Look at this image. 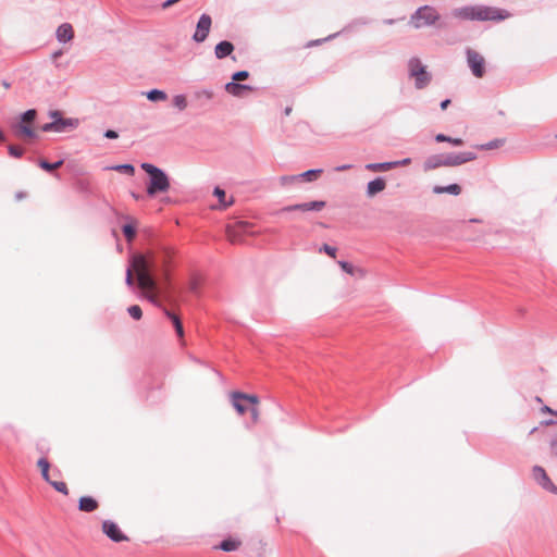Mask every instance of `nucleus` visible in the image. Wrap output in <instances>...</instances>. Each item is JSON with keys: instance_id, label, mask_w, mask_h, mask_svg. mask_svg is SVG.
I'll use <instances>...</instances> for the list:
<instances>
[{"instance_id": "obj_1", "label": "nucleus", "mask_w": 557, "mask_h": 557, "mask_svg": "<svg viewBox=\"0 0 557 557\" xmlns=\"http://www.w3.org/2000/svg\"><path fill=\"white\" fill-rule=\"evenodd\" d=\"M174 256V249L166 245H158L146 253L133 255L131 264L126 269V285L134 286L133 272H135L137 286L150 302L157 305L161 296L169 298L170 268Z\"/></svg>"}, {"instance_id": "obj_2", "label": "nucleus", "mask_w": 557, "mask_h": 557, "mask_svg": "<svg viewBox=\"0 0 557 557\" xmlns=\"http://www.w3.org/2000/svg\"><path fill=\"white\" fill-rule=\"evenodd\" d=\"M454 17L463 21H495L500 22L510 16V13L503 9L482 4L465 5L451 11Z\"/></svg>"}, {"instance_id": "obj_3", "label": "nucleus", "mask_w": 557, "mask_h": 557, "mask_svg": "<svg viewBox=\"0 0 557 557\" xmlns=\"http://www.w3.org/2000/svg\"><path fill=\"white\" fill-rule=\"evenodd\" d=\"M140 168L147 173L148 182L146 193L149 197L169 191L171 184L169 175L152 163L144 162Z\"/></svg>"}, {"instance_id": "obj_4", "label": "nucleus", "mask_w": 557, "mask_h": 557, "mask_svg": "<svg viewBox=\"0 0 557 557\" xmlns=\"http://www.w3.org/2000/svg\"><path fill=\"white\" fill-rule=\"evenodd\" d=\"M409 23L416 29L429 26H436L438 28L446 27V24L441 21V15L437 10L428 4L419 7L411 14Z\"/></svg>"}, {"instance_id": "obj_5", "label": "nucleus", "mask_w": 557, "mask_h": 557, "mask_svg": "<svg viewBox=\"0 0 557 557\" xmlns=\"http://www.w3.org/2000/svg\"><path fill=\"white\" fill-rule=\"evenodd\" d=\"M408 73L411 78H414L417 89L425 88L432 81V75L426 71V66L416 57L408 61Z\"/></svg>"}, {"instance_id": "obj_6", "label": "nucleus", "mask_w": 557, "mask_h": 557, "mask_svg": "<svg viewBox=\"0 0 557 557\" xmlns=\"http://www.w3.org/2000/svg\"><path fill=\"white\" fill-rule=\"evenodd\" d=\"M37 116L35 109H28L21 114V121L13 125V129L16 136H25L28 138H36L37 134L30 126Z\"/></svg>"}, {"instance_id": "obj_7", "label": "nucleus", "mask_w": 557, "mask_h": 557, "mask_svg": "<svg viewBox=\"0 0 557 557\" xmlns=\"http://www.w3.org/2000/svg\"><path fill=\"white\" fill-rule=\"evenodd\" d=\"M466 55H467V63L471 70V73L478 78L483 77L485 74L484 58L479 52H476L475 50H473L471 48H467Z\"/></svg>"}, {"instance_id": "obj_8", "label": "nucleus", "mask_w": 557, "mask_h": 557, "mask_svg": "<svg viewBox=\"0 0 557 557\" xmlns=\"http://www.w3.org/2000/svg\"><path fill=\"white\" fill-rule=\"evenodd\" d=\"M78 126V120L70 117H61L55 121H51L41 126L42 132H54L64 133L72 131Z\"/></svg>"}, {"instance_id": "obj_9", "label": "nucleus", "mask_w": 557, "mask_h": 557, "mask_svg": "<svg viewBox=\"0 0 557 557\" xmlns=\"http://www.w3.org/2000/svg\"><path fill=\"white\" fill-rule=\"evenodd\" d=\"M534 481L545 491L557 495V486L552 482L545 469L541 466H534L532 469Z\"/></svg>"}, {"instance_id": "obj_10", "label": "nucleus", "mask_w": 557, "mask_h": 557, "mask_svg": "<svg viewBox=\"0 0 557 557\" xmlns=\"http://www.w3.org/2000/svg\"><path fill=\"white\" fill-rule=\"evenodd\" d=\"M445 166H458L476 159L472 151L444 153Z\"/></svg>"}, {"instance_id": "obj_11", "label": "nucleus", "mask_w": 557, "mask_h": 557, "mask_svg": "<svg viewBox=\"0 0 557 557\" xmlns=\"http://www.w3.org/2000/svg\"><path fill=\"white\" fill-rule=\"evenodd\" d=\"M211 24V16L206 13L201 14L197 22L196 32L193 35V39L196 42H203L210 33Z\"/></svg>"}, {"instance_id": "obj_12", "label": "nucleus", "mask_w": 557, "mask_h": 557, "mask_svg": "<svg viewBox=\"0 0 557 557\" xmlns=\"http://www.w3.org/2000/svg\"><path fill=\"white\" fill-rule=\"evenodd\" d=\"M326 206V202L323 200H314L309 202H302V203H296L286 206L281 209L280 212H292V211H301V212H308V211H321Z\"/></svg>"}, {"instance_id": "obj_13", "label": "nucleus", "mask_w": 557, "mask_h": 557, "mask_svg": "<svg viewBox=\"0 0 557 557\" xmlns=\"http://www.w3.org/2000/svg\"><path fill=\"white\" fill-rule=\"evenodd\" d=\"M102 531L111 541L115 543L127 541V536L121 531L119 525L111 520H104L102 522Z\"/></svg>"}, {"instance_id": "obj_14", "label": "nucleus", "mask_w": 557, "mask_h": 557, "mask_svg": "<svg viewBox=\"0 0 557 557\" xmlns=\"http://www.w3.org/2000/svg\"><path fill=\"white\" fill-rule=\"evenodd\" d=\"M224 88L228 94H231L234 97H238V98L243 97L244 91L253 90V87L250 85L239 84V83H236L233 81L226 83Z\"/></svg>"}, {"instance_id": "obj_15", "label": "nucleus", "mask_w": 557, "mask_h": 557, "mask_svg": "<svg viewBox=\"0 0 557 557\" xmlns=\"http://www.w3.org/2000/svg\"><path fill=\"white\" fill-rule=\"evenodd\" d=\"M57 39L59 42H69L74 37V30L70 23L61 24L55 33Z\"/></svg>"}, {"instance_id": "obj_16", "label": "nucleus", "mask_w": 557, "mask_h": 557, "mask_svg": "<svg viewBox=\"0 0 557 557\" xmlns=\"http://www.w3.org/2000/svg\"><path fill=\"white\" fill-rule=\"evenodd\" d=\"M386 187V181L383 177H376L367 185V196L372 198Z\"/></svg>"}, {"instance_id": "obj_17", "label": "nucleus", "mask_w": 557, "mask_h": 557, "mask_svg": "<svg viewBox=\"0 0 557 557\" xmlns=\"http://www.w3.org/2000/svg\"><path fill=\"white\" fill-rule=\"evenodd\" d=\"M441 166H445L444 153L432 154L423 163L424 171L435 170Z\"/></svg>"}, {"instance_id": "obj_18", "label": "nucleus", "mask_w": 557, "mask_h": 557, "mask_svg": "<svg viewBox=\"0 0 557 557\" xmlns=\"http://www.w3.org/2000/svg\"><path fill=\"white\" fill-rule=\"evenodd\" d=\"M235 47L234 45L228 40H222L219 44H216L214 48V54L216 59H224L228 55H231L234 51Z\"/></svg>"}, {"instance_id": "obj_19", "label": "nucleus", "mask_w": 557, "mask_h": 557, "mask_svg": "<svg viewBox=\"0 0 557 557\" xmlns=\"http://www.w3.org/2000/svg\"><path fill=\"white\" fill-rule=\"evenodd\" d=\"M98 506V502L91 496H82L78 500V509L84 512H92Z\"/></svg>"}, {"instance_id": "obj_20", "label": "nucleus", "mask_w": 557, "mask_h": 557, "mask_svg": "<svg viewBox=\"0 0 557 557\" xmlns=\"http://www.w3.org/2000/svg\"><path fill=\"white\" fill-rule=\"evenodd\" d=\"M244 393L233 392L231 395L232 405L239 414H244L247 411V403L242 398Z\"/></svg>"}, {"instance_id": "obj_21", "label": "nucleus", "mask_w": 557, "mask_h": 557, "mask_svg": "<svg viewBox=\"0 0 557 557\" xmlns=\"http://www.w3.org/2000/svg\"><path fill=\"white\" fill-rule=\"evenodd\" d=\"M164 314L171 320L177 336L180 338H183L184 337V326H183L181 318L168 309H164Z\"/></svg>"}, {"instance_id": "obj_22", "label": "nucleus", "mask_w": 557, "mask_h": 557, "mask_svg": "<svg viewBox=\"0 0 557 557\" xmlns=\"http://www.w3.org/2000/svg\"><path fill=\"white\" fill-rule=\"evenodd\" d=\"M433 193L437 194V195L450 194V195H454V196H458L461 193V187L458 184H455V183L450 184V185H447V186L435 185L433 187Z\"/></svg>"}, {"instance_id": "obj_23", "label": "nucleus", "mask_w": 557, "mask_h": 557, "mask_svg": "<svg viewBox=\"0 0 557 557\" xmlns=\"http://www.w3.org/2000/svg\"><path fill=\"white\" fill-rule=\"evenodd\" d=\"M145 96L151 102H159L168 99L166 92L157 88L146 91Z\"/></svg>"}, {"instance_id": "obj_24", "label": "nucleus", "mask_w": 557, "mask_h": 557, "mask_svg": "<svg viewBox=\"0 0 557 557\" xmlns=\"http://www.w3.org/2000/svg\"><path fill=\"white\" fill-rule=\"evenodd\" d=\"M240 545V542L234 539H226L223 540L216 548L222 549L223 552H234L236 550Z\"/></svg>"}, {"instance_id": "obj_25", "label": "nucleus", "mask_w": 557, "mask_h": 557, "mask_svg": "<svg viewBox=\"0 0 557 557\" xmlns=\"http://www.w3.org/2000/svg\"><path fill=\"white\" fill-rule=\"evenodd\" d=\"M213 195L219 199V202H220V206L222 209H226L227 207L233 205V200H230V201L225 200L226 194H225V190L222 189L221 187H219V186L214 187Z\"/></svg>"}, {"instance_id": "obj_26", "label": "nucleus", "mask_w": 557, "mask_h": 557, "mask_svg": "<svg viewBox=\"0 0 557 557\" xmlns=\"http://www.w3.org/2000/svg\"><path fill=\"white\" fill-rule=\"evenodd\" d=\"M63 162H64V161H63L62 159H61V160H58V161H55V162H53V163H50V162H48L47 160L41 159V160H39L38 165H39L42 170H45V171H47V172H49V173H52L54 170H57V169L61 168V166H62V164H63Z\"/></svg>"}, {"instance_id": "obj_27", "label": "nucleus", "mask_w": 557, "mask_h": 557, "mask_svg": "<svg viewBox=\"0 0 557 557\" xmlns=\"http://www.w3.org/2000/svg\"><path fill=\"white\" fill-rule=\"evenodd\" d=\"M435 141L436 143H449L451 144L453 146H456V147H460L463 145V140L461 138H454V137H449L445 134H437L435 136Z\"/></svg>"}, {"instance_id": "obj_28", "label": "nucleus", "mask_w": 557, "mask_h": 557, "mask_svg": "<svg viewBox=\"0 0 557 557\" xmlns=\"http://www.w3.org/2000/svg\"><path fill=\"white\" fill-rule=\"evenodd\" d=\"M366 169L369 171L377 172V171H388L393 169L392 161L388 162H380V163H368L366 164Z\"/></svg>"}, {"instance_id": "obj_29", "label": "nucleus", "mask_w": 557, "mask_h": 557, "mask_svg": "<svg viewBox=\"0 0 557 557\" xmlns=\"http://www.w3.org/2000/svg\"><path fill=\"white\" fill-rule=\"evenodd\" d=\"M322 173L321 169H312L306 172L298 174L299 180H305L307 182H312L318 178V176Z\"/></svg>"}, {"instance_id": "obj_30", "label": "nucleus", "mask_w": 557, "mask_h": 557, "mask_svg": "<svg viewBox=\"0 0 557 557\" xmlns=\"http://www.w3.org/2000/svg\"><path fill=\"white\" fill-rule=\"evenodd\" d=\"M108 169L112 170V171L120 172V173H124L127 175H134V173H135L134 165H132L129 163L116 164V165L110 166Z\"/></svg>"}, {"instance_id": "obj_31", "label": "nucleus", "mask_w": 557, "mask_h": 557, "mask_svg": "<svg viewBox=\"0 0 557 557\" xmlns=\"http://www.w3.org/2000/svg\"><path fill=\"white\" fill-rule=\"evenodd\" d=\"M122 232L126 240L131 243L136 236V226L132 223L124 224L122 226Z\"/></svg>"}, {"instance_id": "obj_32", "label": "nucleus", "mask_w": 557, "mask_h": 557, "mask_svg": "<svg viewBox=\"0 0 557 557\" xmlns=\"http://www.w3.org/2000/svg\"><path fill=\"white\" fill-rule=\"evenodd\" d=\"M369 23H370V21L367 17H358V18L352 20L343 30L344 32L354 30L360 26L368 25Z\"/></svg>"}, {"instance_id": "obj_33", "label": "nucleus", "mask_w": 557, "mask_h": 557, "mask_svg": "<svg viewBox=\"0 0 557 557\" xmlns=\"http://www.w3.org/2000/svg\"><path fill=\"white\" fill-rule=\"evenodd\" d=\"M37 466L41 470V475H42L44 480L47 482H50V478H49L50 463H49V461L46 458H40L37 461Z\"/></svg>"}, {"instance_id": "obj_34", "label": "nucleus", "mask_w": 557, "mask_h": 557, "mask_svg": "<svg viewBox=\"0 0 557 557\" xmlns=\"http://www.w3.org/2000/svg\"><path fill=\"white\" fill-rule=\"evenodd\" d=\"M338 265L347 274L356 275L357 273H359L360 275H362V270L355 268L351 263L347 261H338Z\"/></svg>"}, {"instance_id": "obj_35", "label": "nucleus", "mask_w": 557, "mask_h": 557, "mask_svg": "<svg viewBox=\"0 0 557 557\" xmlns=\"http://www.w3.org/2000/svg\"><path fill=\"white\" fill-rule=\"evenodd\" d=\"M173 106L177 108L180 111H183L187 108V99L185 95H176L173 98Z\"/></svg>"}, {"instance_id": "obj_36", "label": "nucleus", "mask_w": 557, "mask_h": 557, "mask_svg": "<svg viewBox=\"0 0 557 557\" xmlns=\"http://www.w3.org/2000/svg\"><path fill=\"white\" fill-rule=\"evenodd\" d=\"M503 144H504L503 139H494L486 144L478 146V148L481 150H493V149L499 148Z\"/></svg>"}, {"instance_id": "obj_37", "label": "nucleus", "mask_w": 557, "mask_h": 557, "mask_svg": "<svg viewBox=\"0 0 557 557\" xmlns=\"http://www.w3.org/2000/svg\"><path fill=\"white\" fill-rule=\"evenodd\" d=\"M127 312L134 320H139L143 317V310L137 305L129 306Z\"/></svg>"}, {"instance_id": "obj_38", "label": "nucleus", "mask_w": 557, "mask_h": 557, "mask_svg": "<svg viewBox=\"0 0 557 557\" xmlns=\"http://www.w3.org/2000/svg\"><path fill=\"white\" fill-rule=\"evenodd\" d=\"M55 491L64 494V495H67L69 494V490H67V486L64 482H61V481H51L48 482Z\"/></svg>"}, {"instance_id": "obj_39", "label": "nucleus", "mask_w": 557, "mask_h": 557, "mask_svg": "<svg viewBox=\"0 0 557 557\" xmlns=\"http://www.w3.org/2000/svg\"><path fill=\"white\" fill-rule=\"evenodd\" d=\"M8 152L13 158H21L24 154V150L15 145H9Z\"/></svg>"}, {"instance_id": "obj_40", "label": "nucleus", "mask_w": 557, "mask_h": 557, "mask_svg": "<svg viewBox=\"0 0 557 557\" xmlns=\"http://www.w3.org/2000/svg\"><path fill=\"white\" fill-rule=\"evenodd\" d=\"M248 77H249V72L243 70V71H237V72L233 73L232 81L238 83L240 81L247 79Z\"/></svg>"}, {"instance_id": "obj_41", "label": "nucleus", "mask_w": 557, "mask_h": 557, "mask_svg": "<svg viewBox=\"0 0 557 557\" xmlns=\"http://www.w3.org/2000/svg\"><path fill=\"white\" fill-rule=\"evenodd\" d=\"M320 251H323V252H325L326 255H329L330 257L335 258L337 249H336L335 247H333V246H330V245H327V244H324V245H322V247L320 248Z\"/></svg>"}, {"instance_id": "obj_42", "label": "nucleus", "mask_w": 557, "mask_h": 557, "mask_svg": "<svg viewBox=\"0 0 557 557\" xmlns=\"http://www.w3.org/2000/svg\"><path fill=\"white\" fill-rule=\"evenodd\" d=\"M549 450L550 454L557 458V433L549 440Z\"/></svg>"}, {"instance_id": "obj_43", "label": "nucleus", "mask_w": 557, "mask_h": 557, "mask_svg": "<svg viewBox=\"0 0 557 557\" xmlns=\"http://www.w3.org/2000/svg\"><path fill=\"white\" fill-rule=\"evenodd\" d=\"M282 185L292 184L299 181L298 175H284L280 178Z\"/></svg>"}, {"instance_id": "obj_44", "label": "nucleus", "mask_w": 557, "mask_h": 557, "mask_svg": "<svg viewBox=\"0 0 557 557\" xmlns=\"http://www.w3.org/2000/svg\"><path fill=\"white\" fill-rule=\"evenodd\" d=\"M188 289L190 293L193 294H198V289H199V282L196 277H193L190 281H189V284H188Z\"/></svg>"}, {"instance_id": "obj_45", "label": "nucleus", "mask_w": 557, "mask_h": 557, "mask_svg": "<svg viewBox=\"0 0 557 557\" xmlns=\"http://www.w3.org/2000/svg\"><path fill=\"white\" fill-rule=\"evenodd\" d=\"M244 401H246L249 405H257L259 403V398L256 395L245 394L244 397H242Z\"/></svg>"}, {"instance_id": "obj_46", "label": "nucleus", "mask_w": 557, "mask_h": 557, "mask_svg": "<svg viewBox=\"0 0 557 557\" xmlns=\"http://www.w3.org/2000/svg\"><path fill=\"white\" fill-rule=\"evenodd\" d=\"M196 97L197 98L203 97V98L210 100L213 98V91L210 89H202V90L196 92Z\"/></svg>"}, {"instance_id": "obj_47", "label": "nucleus", "mask_w": 557, "mask_h": 557, "mask_svg": "<svg viewBox=\"0 0 557 557\" xmlns=\"http://www.w3.org/2000/svg\"><path fill=\"white\" fill-rule=\"evenodd\" d=\"M410 163H411V159L410 158H405L403 160L392 161L393 169L398 168V166L409 165Z\"/></svg>"}, {"instance_id": "obj_48", "label": "nucleus", "mask_w": 557, "mask_h": 557, "mask_svg": "<svg viewBox=\"0 0 557 557\" xmlns=\"http://www.w3.org/2000/svg\"><path fill=\"white\" fill-rule=\"evenodd\" d=\"M103 136L108 139H116L119 137V134L114 129H107Z\"/></svg>"}, {"instance_id": "obj_49", "label": "nucleus", "mask_w": 557, "mask_h": 557, "mask_svg": "<svg viewBox=\"0 0 557 557\" xmlns=\"http://www.w3.org/2000/svg\"><path fill=\"white\" fill-rule=\"evenodd\" d=\"M338 34H333V35H330L329 37L324 38V39H318V40H312L308 44L309 47L311 46H317V45H320L322 41H326V40H330L332 38H335Z\"/></svg>"}, {"instance_id": "obj_50", "label": "nucleus", "mask_w": 557, "mask_h": 557, "mask_svg": "<svg viewBox=\"0 0 557 557\" xmlns=\"http://www.w3.org/2000/svg\"><path fill=\"white\" fill-rule=\"evenodd\" d=\"M49 116H50V119H51L52 121H55V120H58V119L63 117L62 113H61L60 111H58V110H51V111H49Z\"/></svg>"}, {"instance_id": "obj_51", "label": "nucleus", "mask_w": 557, "mask_h": 557, "mask_svg": "<svg viewBox=\"0 0 557 557\" xmlns=\"http://www.w3.org/2000/svg\"><path fill=\"white\" fill-rule=\"evenodd\" d=\"M181 0H166L162 3V9H168L172 5H174L175 3L180 2Z\"/></svg>"}, {"instance_id": "obj_52", "label": "nucleus", "mask_w": 557, "mask_h": 557, "mask_svg": "<svg viewBox=\"0 0 557 557\" xmlns=\"http://www.w3.org/2000/svg\"><path fill=\"white\" fill-rule=\"evenodd\" d=\"M227 234H228V238L232 243H237L239 239L237 238L236 234L232 231V230H228L227 231Z\"/></svg>"}, {"instance_id": "obj_53", "label": "nucleus", "mask_w": 557, "mask_h": 557, "mask_svg": "<svg viewBox=\"0 0 557 557\" xmlns=\"http://www.w3.org/2000/svg\"><path fill=\"white\" fill-rule=\"evenodd\" d=\"M250 413H251V418L253 421H257L258 418H259V412H258V409L256 407H251L250 409Z\"/></svg>"}, {"instance_id": "obj_54", "label": "nucleus", "mask_w": 557, "mask_h": 557, "mask_svg": "<svg viewBox=\"0 0 557 557\" xmlns=\"http://www.w3.org/2000/svg\"><path fill=\"white\" fill-rule=\"evenodd\" d=\"M351 169V165L350 164H343V165H338L335 168V171L337 172H343V171H346V170H349Z\"/></svg>"}, {"instance_id": "obj_55", "label": "nucleus", "mask_w": 557, "mask_h": 557, "mask_svg": "<svg viewBox=\"0 0 557 557\" xmlns=\"http://www.w3.org/2000/svg\"><path fill=\"white\" fill-rule=\"evenodd\" d=\"M247 227H248L247 223L240 222L238 224L239 232H242V233H247Z\"/></svg>"}, {"instance_id": "obj_56", "label": "nucleus", "mask_w": 557, "mask_h": 557, "mask_svg": "<svg viewBox=\"0 0 557 557\" xmlns=\"http://www.w3.org/2000/svg\"><path fill=\"white\" fill-rule=\"evenodd\" d=\"M450 104V100L449 99H445L441 102L440 107L442 110H445L448 106Z\"/></svg>"}, {"instance_id": "obj_57", "label": "nucleus", "mask_w": 557, "mask_h": 557, "mask_svg": "<svg viewBox=\"0 0 557 557\" xmlns=\"http://www.w3.org/2000/svg\"><path fill=\"white\" fill-rule=\"evenodd\" d=\"M62 53H63V52H62V50H58V51H55V52H53V53H52V58H53V59H58L59 57H61V55H62Z\"/></svg>"}, {"instance_id": "obj_58", "label": "nucleus", "mask_w": 557, "mask_h": 557, "mask_svg": "<svg viewBox=\"0 0 557 557\" xmlns=\"http://www.w3.org/2000/svg\"><path fill=\"white\" fill-rule=\"evenodd\" d=\"M132 197L135 199V200H140L144 198L143 195H139V194H136V193H132Z\"/></svg>"}, {"instance_id": "obj_59", "label": "nucleus", "mask_w": 557, "mask_h": 557, "mask_svg": "<svg viewBox=\"0 0 557 557\" xmlns=\"http://www.w3.org/2000/svg\"><path fill=\"white\" fill-rule=\"evenodd\" d=\"M4 139H5V136H4L3 132L0 129V144L2 141H4Z\"/></svg>"}, {"instance_id": "obj_60", "label": "nucleus", "mask_w": 557, "mask_h": 557, "mask_svg": "<svg viewBox=\"0 0 557 557\" xmlns=\"http://www.w3.org/2000/svg\"><path fill=\"white\" fill-rule=\"evenodd\" d=\"M15 197H16V199H22L25 197V195H24V193H17Z\"/></svg>"}, {"instance_id": "obj_61", "label": "nucleus", "mask_w": 557, "mask_h": 557, "mask_svg": "<svg viewBox=\"0 0 557 557\" xmlns=\"http://www.w3.org/2000/svg\"><path fill=\"white\" fill-rule=\"evenodd\" d=\"M543 423L546 425H550V424H554L555 422L553 420H546Z\"/></svg>"}, {"instance_id": "obj_62", "label": "nucleus", "mask_w": 557, "mask_h": 557, "mask_svg": "<svg viewBox=\"0 0 557 557\" xmlns=\"http://www.w3.org/2000/svg\"><path fill=\"white\" fill-rule=\"evenodd\" d=\"M290 112H292V108H289V107H287V108L285 109V111H284V113H285L286 115H288Z\"/></svg>"}, {"instance_id": "obj_63", "label": "nucleus", "mask_w": 557, "mask_h": 557, "mask_svg": "<svg viewBox=\"0 0 557 557\" xmlns=\"http://www.w3.org/2000/svg\"><path fill=\"white\" fill-rule=\"evenodd\" d=\"M2 85H3L5 88H9V87H10V83H8V82H5V81L2 83Z\"/></svg>"}, {"instance_id": "obj_64", "label": "nucleus", "mask_w": 557, "mask_h": 557, "mask_svg": "<svg viewBox=\"0 0 557 557\" xmlns=\"http://www.w3.org/2000/svg\"><path fill=\"white\" fill-rule=\"evenodd\" d=\"M470 222L478 223V222H480V220L479 219H471Z\"/></svg>"}]
</instances>
